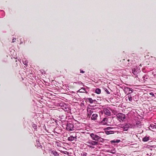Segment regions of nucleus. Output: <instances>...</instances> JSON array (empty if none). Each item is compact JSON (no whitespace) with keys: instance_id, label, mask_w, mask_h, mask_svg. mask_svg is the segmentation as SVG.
<instances>
[{"instance_id":"f257e3e1","label":"nucleus","mask_w":156,"mask_h":156,"mask_svg":"<svg viewBox=\"0 0 156 156\" xmlns=\"http://www.w3.org/2000/svg\"><path fill=\"white\" fill-rule=\"evenodd\" d=\"M117 120L120 122H123L126 119V115L122 113H119L116 115Z\"/></svg>"},{"instance_id":"f03ea898","label":"nucleus","mask_w":156,"mask_h":156,"mask_svg":"<svg viewBox=\"0 0 156 156\" xmlns=\"http://www.w3.org/2000/svg\"><path fill=\"white\" fill-rule=\"evenodd\" d=\"M90 135L92 139L94 140L95 141H102L101 140H103V139L102 138L98 136L96 134L91 133Z\"/></svg>"},{"instance_id":"7ed1b4c3","label":"nucleus","mask_w":156,"mask_h":156,"mask_svg":"<svg viewBox=\"0 0 156 156\" xmlns=\"http://www.w3.org/2000/svg\"><path fill=\"white\" fill-rule=\"evenodd\" d=\"M141 126V123L140 121H136L135 123L132 124L131 125V127L133 128H140Z\"/></svg>"},{"instance_id":"20e7f679","label":"nucleus","mask_w":156,"mask_h":156,"mask_svg":"<svg viewBox=\"0 0 156 156\" xmlns=\"http://www.w3.org/2000/svg\"><path fill=\"white\" fill-rule=\"evenodd\" d=\"M124 91L126 94L129 95L133 92V89L128 87H125L124 88Z\"/></svg>"},{"instance_id":"39448f33","label":"nucleus","mask_w":156,"mask_h":156,"mask_svg":"<svg viewBox=\"0 0 156 156\" xmlns=\"http://www.w3.org/2000/svg\"><path fill=\"white\" fill-rule=\"evenodd\" d=\"M66 129L69 131L74 130V125L71 123H68L66 125Z\"/></svg>"},{"instance_id":"423d86ee","label":"nucleus","mask_w":156,"mask_h":156,"mask_svg":"<svg viewBox=\"0 0 156 156\" xmlns=\"http://www.w3.org/2000/svg\"><path fill=\"white\" fill-rule=\"evenodd\" d=\"M77 139V136H70L69 137H68V140L70 141H72L73 140H75L76 141V140Z\"/></svg>"},{"instance_id":"0eeeda50","label":"nucleus","mask_w":156,"mask_h":156,"mask_svg":"<svg viewBox=\"0 0 156 156\" xmlns=\"http://www.w3.org/2000/svg\"><path fill=\"white\" fill-rule=\"evenodd\" d=\"M103 112L107 116H110L111 115L110 111L108 109H104Z\"/></svg>"},{"instance_id":"6e6552de","label":"nucleus","mask_w":156,"mask_h":156,"mask_svg":"<svg viewBox=\"0 0 156 156\" xmlns=\"http://www.w3.org/2000/svg\"><path fill=\"white\" fill-rule=\"evenodd\" d=\"M138 69L137 68H134V69H132V73L133 74V75H134V77H136V76H137V74L138 73Z\"/></svg>"},{"instance_id":"1a4fd4ad","label":"nucleus","mask_w":156,"mask_h":156,"mask_svg":"<svg viewBox=\"0 0 156 156\" xmlns=\"http://www.w3.org/2000/svg\"><path fill=\"white\" fill-rule=\"evenodd\" d=\"M50 152L51 154L55 156H58L59 155V154L57 151L53 150L51 149L50 150Z\"/></svg>"},{"instance_id":"9d476101","label":"nucleus","mask_w":156,"mask_h":156,"mask_svg":"<svg viewBox=\"0 0 156 156\" xmlns=\"http://www.w3.org/2000/svg\"><path fill=\"white\" fill-rule=\"evenodd\" d=\"M94 110V109H93L92 108H87L88 115V116H89V115H91L93 112Z\"/></svg>"},{"instance_id":"9b49d317","label":"nucleus","mask_w":156,"mask_h":156,"mask_svg":"<svg viewBox=\"0 0 156 156\" xmlns=\"http://www.w3.org/2000/svg\"><path fill=\"white\" fill-rule=\"evenodd\" d=\"M133 100L134 101H136L138 100L139 97V95L137 94H132Z\"/></svg>"},{"instance_id":"f8f14e48","label":"nucleus","mask_w":156,"mask_h":156,"mask_svg":"<svg viewBox=\"0 0 156 156\" xmlns=\"http://www.w3.org/2000/svg\"><path fill=\"white\" fill-rule=\"evenodd\" d=\"M87 101H89L90 103L92 104L94 102H96L95 100H93L91 98H87Z\"/></svg>"},{"instance_id":"ddd939ff","label":"nucleus","mask_w":156,"mask_h":156,"mask_svg":"<svg viewBox=\"0 0 156 156\" xmlns=\"http://www.w3.org/2000/svg\"><path fill=\"white\" fill-rule=\"evenodd\" d=\"M98 116V115L97 114H93L91 117V119L92 120H95L97 119Z\"/></svg>"},{"instance_id":"4468645a","label":"nucleus","mask_w":156,"mask_h":156,"mask_svg":"<svg viewBox=\"0 0 156 156\" xmlns=\"http://www.w3.org/2000/svg\"><path fill=\"white\" fill-rule=\"evenodd\" d=\"M126 98H127L130 102H132L133 100V97L132 96V95H128L126 97Z\"/></svg>"},{"instance_id":"2eb2a0df","label":"nucleus","mask_w":156,"mask_h":156,"mask_svg":"<svg viewBox=\"0 0 156 156\" xmlns=\"http://www.w3.org/2000/svg\"><path fill=\"white\" fill-rule=\"evenodd\" d=\"M107 119L106 118H104L103 120L101 121V123L102 125H106L107 124Z\"/></svg>"},{"instance_id":"dca6fc26","label":"nucleus","mask_w":156,"mask_h":156,"mask_svg":"<svg viewBox=\"0 0 156 156\" xmlns=\"http://www.w3.org/2000/svg\"><path fill=\"white\" fill-rule=\"evenodd\" d=\"M86 143L87 144V145L88 147L90 148L92 147V144L91 143V140H89L88 141H87Z\"/></svg>"},{"instance_id":"f3484780","label":"nucleus","mask_w":156,"mask_h":156,"mask_svg":"<svg viewBox=\"0 0 156 156\" xmlns=\"http://www.w3.org/2000/svg\"><path fill=\"white\" fill-rule=\"evenodd\" d=\"M129 128V126L128 124H126L123 127V129L124 131H127Z\"/></svg>"},{"instance_id":"a211bd4d","label":"nucleus","mask_w":156,"mask_h":156,"mask_svg":"<svg viewBox=\"0 0 156 156\" xmlns=\"http://www.w3.org/2000/svg\"><path fill=\"white\" fill-rule=\"evenodd\" d=\"M5 15V12L3 10H0V17L3 18Z\"/></svg>"},{"instance_id":"6ab92c4d","label":"nucleus","mask_w":156,"mask_h":156,"mask_svg":"<svg viewBox=\"0 0 156 156\" xmlns=\"http://www.w3.org/2000/svg\"><path fill=\"white\" fill-rule=\"evenodd\" d=\"M149 137L146 136L143 138V141L144 142H147L149 140Z\"/></svg>"},{"instance_id":"aec40b11","label":"nucleus","mask_w":156,"mask_h":156,"mask_svg":"<svg viewBox=\"0 0 156 156\" xmlns=\"http://www.w3.org/2000/svg\"><path fill=\"white\" fill-rule=\"evenodd\" d=\"M120 141V140H112L111 141V143L112 144L113 143H119Z\"/></svg>"},{"instance_id":"412c9836","label":"nucleus","mask_w":156,"mask_h":156,"mask_svg":"<svg viewBox=\"0 0 156 156\" xmlns=\"http://www.w3.org/2000/svg\"><path fill=\"white\" fill-rule=\"evenodd\" d=\"M95 93L97 94H100L101 93V90L99 88H97L95 90Z\"/></svg>"},{"instance_id":"4be33fe9","label":"nucleus","mask_w":156,"mask_h":156,"mask_svg":"<svg viewBox=\"0 0 156 156\" xmlns=\"http://www.w3.org/2000/svg\"><path fill=\"white\" fill-rule=\"evenodd\" d=\"M91 143L92 144V145H98V142H97L92 140H91Z\"/></svg>"},{"instance_id":"5701e85b","label":"nucleus","mask_w":156,"mask_h":156,"mask_svg":"<svg viewBox=\"0 0 156 156\" xmlns=\"http://www.w3.org/2000/svg\"><path fill=\"white\" fill-rule=\"evenodd\" d=\"M148 76L147 75H145L143 77V81L144 82L145 81H146V80L147 79Z\"/></svg>"},{"instance_id":"b1692460","label":"nucleus","mask_w":156,"mask_h":156,"mask_svg":"<svg viewBox=\"0 0 156 156\" xmlns=\"http://www.w3.org/2000/svg\"><path fill=\"white\" fill-rule=\"evenodd\" d=\"M107 134H112L114 133V132L113 131H111V130H109V131H107L105 132Z\"/></svg>"},{"instance_id":"393cba45","label":"nucleus","mask_w":156,"mask_h":156,"mask_svg":"<svg viewBox=\"0 0 156 156\" xmlns=\"http://www.w3.org/2000/svg\"><path fill=\"white\" fill-rule=\"evenodd\" d=\"M65 105V108H62V109L65 111H68L69 110V108L68 107H67V106L66 105Z\"/></svg>"},{"instance_id":"a878e982","label":"nucleus","mask_w":156,"mask_h":156,"mask_svg":"<svg viewBox=\"0 0 156 156\" xmlns=\"http://www.w3.org/2000/svg\"><path fill=\"white\" fill-rule=\"evenodd\" d=\"M32 127L35 129H37V125L34 124H33L32 125Z\"/></svg>"},{"instance_id":"bb28decb","label":"nucleus","mask_w":156,"mask_h":156,"mask_svg":"<svg viewBox=\"0 0 156 156\" xmlns=\"http://www.w3.org/2000/svg\"><path fill=\"white\" fill-rule=\"evenodd\" d=\"M27 63L28 62L27 61H25L24 62H23V63L25 65H27Z\"/></svg>"},{"instance_id":"cd10ccee","label":"nucleus","mask_w":156,"mask_h":156,"mask_svg":"<svg viewBox=\"0 0 156 156\" xmlns=\"http://www.w3.org/2000/svg\"><path fill=\"white\" fill-rule=\"evenodd\" d=\"M16 41V38H13L12 40V42L13 43L15 42Z\"/></svg>"},{"instance_id":"c85d7f7f","label":"nucleus","mask_w":156,"mask_h":156,"mask_svg":"<svg viewBox=\"0 0 156 156\" xmlns=\"http://www.w3.org/2000/svg\"><path fill=\"white\" fill-rule=\"evenodd\" d=\"M80 134V133H76V135L75 136H77H77H79V135Z\"/></svg>"},{"instance_id":"c756f323","label":"nucleus","mask_w":156,"mask_h":156,"mask_svg":"<svg viewBox=\"0 0 156 156\" xmlns=\"http://www.w3.org/2000/svg\"><path fill=\"white\" fill-rule=\"evenodd\" d=\"M105 90L107 92V93L108 94H110V92L108 91V90L107 89H105Z\"/></svg>"},{"instance_id":"7c9ffc66","label":"nucleus","mask_w":156,"mask_h":156,"mask_svg":"<svg viewBox=\"0 0 156 156\" xmlns=\"http://www.w3.org/2000/svg\"><path fill=\"white\" fill-rule=\"evenodd\" d=\"M149 94L151 95L152 96H154V93L152 92L150 93Z\"/></svg>"},{"instance_id":"2f4dec72","label":"nucleus","mask_w":156,"mask_h":156,"mask_svg":"<svg viewBox=\"0 0 156 156\" xmlns=\"http://www.w3.org/2000/svg\"><path fill=\"white\" fill-rule=\"evenodd\" d=\"M85 72L84 71H83L82 70H81V69L80 70V73H84Z\"/></svg>"},{"instance_id":"473e14b6","label":"nucleus","mask_w":156,"mask_h":156,"mask_svg":"<svg viewBox=\"0 0 156 156\" xmlns=\"http://www.w3.org/2000/svg\"><path fill=\"white\" fill-rule=\"evenodd\" d=\"M111 152L113 154H115V151L114 150V151H112V152Z\"/></svg>"},{"instance_id":"72a5a7b5","label":"nucleus","mask_w":156,"mask_h":156,"mask_svg":"<svg viewBox=\"0 0 156 156\" xmlns=\"http://www.w3.org/2000/svg\"><path fill=\"white\" fill-rule=\"evenodd\" d=\"M36 142H37V143L38 144V143H39V141H38V140H36Z\"/></svg>"},{"instance_id":"f704fd0d","label":"nucleus","mask_w":156,"mask_h":156,"mask_svg":"<svg viewBox=\"0 0 156 156\" xmlns=\"http://www.w3.org/2000/svg\"><path fill=\"white\" fill-rule=\"evenodd\" d=\"M23 43V42L22 41H21L20 42V44H22Z\"/></svg>"},{"instance_id":"c9c22d12","label":"nucleus","mask_w":156,"mask_h":156,"mask_svg":"<svg viewBox=\"0 0 156 156\" xmlns=\"http://www.w3.org/2000/svg\"><path fill=\"white\" fill-rule=\"evenodd\" d=\"M65 105H63V107H62V108H65Z\"/></svg>"},{"instance_id":"e433bc0d","label":"nucleus","mask_w":156,"mask_h":156,"mask_svg":"<svg viewBox=\"0 0 156 156\" xmlns=\"http://www.w3.org/2000/svg\"><path fill=\"white\" fill-rule=\"evenodd\" d=\"M154 128H155V129H156V126H154Z\"/></svg>"}]
</instances>
